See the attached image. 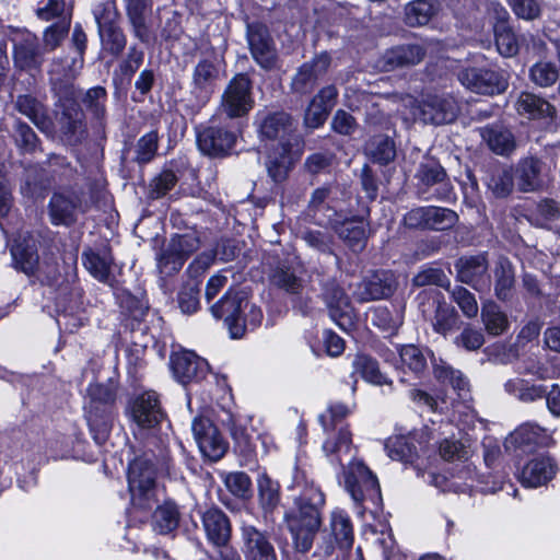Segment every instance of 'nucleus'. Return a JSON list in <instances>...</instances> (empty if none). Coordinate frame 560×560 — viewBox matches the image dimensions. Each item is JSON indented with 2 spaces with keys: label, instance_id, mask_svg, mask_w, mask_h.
Wrapping results in <instances>:
<instances>
[{
  "label": "nucleus",
  "instance_id": "obj_49",
  "mask_svg": "<svg viewBox=\"0 0 560 560\" xmlns=\"http://www.w3.org/2000/svg\"><path fill=\"white\" fill-rule=\"evenodd\" d=\"M330 529L341 549H350L353 544V529L350 518L340 511L331 513Z\"/></svg>",
  "mask_w": 560,
  "mask_h": 560
},
{
  "label": "nucleus",
  "instance_id": "obj_58",
  "mask_svg": "<svg viewBox=\"0 0 560 560\" xmlns=\"http://www.w3.org/2000/svg\"><path fill=\"white\" fill-rule=\"evenodd\" d=\"M428 219L430 230L445 231L457 223L458 215L451 209L430 206L428 207Z\"/></svg>",
  "mask_w": 560,
  "mask_h": 560
},
{
  "label": "nucleus",
  "instance_id": "obj_13",
  "mask_svg": "<svg viewBox=\"0 0 560 560\" xmlns=\"http://www.w3.org/2000/svg\"><path fill=\"white\" fill-rule=\"evenodd\" d=\"M88 210V205L83 203L75 191L55 192L48 205V214L54 225H71L77 220V212Z\"/></svg>",
  "mask_w": 560,
  "mask_h": 560
},
{
  "label": "nucleus",
  "instance_id": "obj_14",
  "mask_svg": "<svg viewBox=\"0 0 560 560\" xmlns=\"http://www.w3.org/2000/svg\"><path fill=\"white\" fill-rule=\"evenodd\" d=\"M191 429L199 450L206 457L217 462L224 456L228 448L226 443L210 419L195 418Z\"/></svg>",
  "mask_w": 560,
  "mask_h": 560
},
{
  "label": "nucleus",
  "instance_id": "obj_38",
  "mask_svg": "<svg viewBox=\"0 0 560 560\" xmlns=\"http://www.w3.org/2000/svg\"><path fill=\"white\" fill-rule=\"evenodd\" d=\"M482 139L491 151L505 155L515 149V140L510 130L499 126H489L480 130Z\"/></svg>",
  "mask_w": 560,
  "mask_h": 560
},
{
  "label": "nucleus",
  "instance_id": "obj_31",
  "mask_svg": "<svg viewBox=\"0 0 560 560\" xmlns=\"http://www.w3.org/2000/svg\"><path fill=\"white\" fill-rule=\"evenodd\" d=\"M269 284L290 295H300L304 289V280L296 275L294 268L279 262L268 272Z\"/></svg>",
  "mask_w": 560,
  "mask_h": 560
},
{
  "label": "nucleus",
  "instance_id": "obj_7",
  "mask_svg": "<svg viewBox=\"0 0 560 560\" xmlns=\"http://www.w3.org/2000/svg\"><path fill=\"white\" fill-rule=\"evenodd\" d=\"M457 79L467 90L483 95L500 94L508 88V82L501 73L485 68H462L457 72Z\"/></svg>",
  "mask_w": 560,
  "mask_h": 560
},
{
  "label": "nucleus",
  "instance_id": "obj_10",
  "mask_svg": "<svg viewBox=\"0 0 560 560\" xmlns=\"http://www.w3.org/2000/svg\"><path fill=\"white\" fill-rule=\"evenodd\" d=\"M512 168L516 187L522 192L541 191L549 182L546 164L535 156L520 160Z\"/></svg>",
  "mask_w": 560,
  "mask_h": 560
},
{
  "label": "nucleus",
  "instance_id": "obj_61",
  "mask_svg": "<svg viewBox=\"0 0 560 560\" xmlns=\"http://www.w3.org/2000/svg\"><path fill=\"white\" fill-rule=\"evenodd\" d=\"M159 148V136L156 131H150L142 136L136 145L135 161L138 164H147L151 162Z\"/></svg>",
  "mask_w": 560,
  "mask_h": 560
},
{
  "label": "nucleus",
  "instance_id": "obj_33",
  "mask_svg": "<svg viewBox=\"0 0 560 560\" xmlns=\"http://www.w3.org/2000/svg\"><path fill=\"white\" fill-rule=\"evenodd\" d=\"M327 439L323 443V451L331 460L342 465L343 458L350 455L352 448L351 433L347 427L340 425L339 429L325 431Z\"/></svg>",
  "mask_w": 560,
  "mask_h": 560
},
{
  "label": "nucleus",
  "instance_id": "obj_60",
  "mask_svg": "<svg viewBox=\"0 0 560 560\" xmlns=\"http://www.w3.org/2000/svg\"><path fill=\"white\" fill-rule=\"evenodd\" d=\"M532 81L539 86H550L559 79V71L550 61H538L529 70Z\"/></svg>",
  "mask_w": 560,
  "mask_h": 560
},
{
  "label": "nucleus",
  "instance_id": "obj_54",
  "mask_svg": "<svg viewBox=\"0 0 560 560\" xmlns=\"http://www.w3.org/2000/svg\"><path fill=\"white\" fill-rule=\"evenodd\" d=\"M71 24V18L60 19L52 23L50 26L45 28L43 33L44 50L52 51L60 46L62 40L69 33Z\"/></svg>",
  "mask_w": 560,
  "mask_h": 560
},
{
  "label": "nucleus",
  "instance_id": "obj_6",
  "mask_svg": "<svg viewBox=\"0 0 560 560\" xmlns=\"http://www.w3.org/2000/svg\"><path fill=\"white\" fill-rule=\"evenodd\" d=\"M397 279L392 271H373L361 279L352 289V296L359 303L390 298L397 290Z\"/></svg>",
  "mask_w": 560,
  "mask_h": 560
},
{
  "label": "nucleus",
  "instance_id": "obj_1",
  "mask_svg": "<svg viewBox=\"0 0 560 560\" xmlns=\"http://www.w3.org/2000/svg\"><path fill=\"white\" fill-rule=\"evenodd\" d=\"M156 469L153 454H143L136 457L128 468V488L131 502L135 506L151 509L155 499Z\"/></svg>",
  "mask_w": 560,
  "mask_h": 560
},
{
  "label": "nucleus",
  "instance_id": "obj_3",
  "mask_svg": "<svg viewBox=\"0 0 560 560\" xmlns=\"http://www.w3.org/2000/svg\"><path fill=\"white\" fill-rule=\"evenodd\" d=\"M253 107L252 81L247 74H236L221 96L219 110L234 119L246 116Z\"/></svg>",
  "mask_w": 560,
  "mask_h": 560
},
{
  "label": "nucleus",
  "instance_id": "obj_46",
  "mask_svg": "<svg viewBox=\"0 0 560 560\" xmlns=\"http://www.w3.org/2000/svg\"><path fill=\"white\" fill-rule=\"evenodd\" d=\"M481 318L489 335L500 336L509 328V319L500 306L490 301L482 305Z\"/></svg>",
  "mask_w": 560,
  "mask_h": 560
},
{
  "label": "nucleus",
  "instance_id": "obj_45",
  "mask_svg": "<svg viewBox=\"0 0 560 560\" xmlns=\"http://www.w3.org/2000/svg\"><path fill=\"white\" fill-rule=\"evenodd\" d=\"M515 176L512 167L494 168L487 180L488 189L497 198H506L513 191Z\"/></svg>",
  "mask_w": 560,
  "mask_h": 560
},
{
  "label": "nucleus",
  "instance_id": "obj_12",
  "mask_svg": "<svg viewBox=\"0 0 560 560\" xmlns=\"http://www.w3.org/2000/svg\"><path fill=\"white\" fill-rule=\"evenodd\" d=\"M57 124L59 137L67 145H79L88 137L84 113L74 103L62 104V110L57 118Z\"/></svg>",
  "mask_w": 560,
  "mask_h": 560
},
{
  "label": "nucleus",
  "instance_id": "obj_62",
  "mask_svg": "<svg viewBox=\"0 0 560 560\" xmlns=\"http://www.w3.org/2000/svg\"><path fill=\"white\" fill-rule=\"evenodd\" d=\"M106 90L102 86H95L86 91L82 103L95 118L102 119L106 113Z\"/></svg>",
  "mask_w": 560,
  "mask_h": 560
},
{
  "label": "nucleus",
  "instance_id": "obj_55",
  "mask_svg": "<svg viewBox=\"0 0 560 560\" xmlns=\"http://www.w3.org/2000/svg\"><path fill=\"white\" fill-rule=\"evenodd\" d=\"M560 219V206L552 199L540 200L533 212L534 223L538 226L551 229Z\"/></svg>",
  "mask_w": 560,
  "mask_h": 560
},
{
  "label": "nucleus",
  "instance_id": "obj_25",
  "mask_svg": "<svg viewBox=\"0 0 560 560\" xmlns=\"http://www.w3.org/2000/svg\"><path fill=\"white\" fill-rule=\"evenodd\" d=\"M338 91L334 85L323 88L311 101L304 115V124L308 128L324 125L330 110L336 104Z\"/></svg>",
  "mask_w": 560,
  "mask_h": 560
},
{
  "label": "nucleus",
  "instance_id": "obj_56",
  "mask_svg": "<svg viewBox=\"0 0 560 560\" xmlns=\"http://www.w3.org/2000/svg\"><path fill=\"white\" fill-rule=\"evenodd\" d=\"M495 45L503 57H513L518 52V42L512 28L505 23L494 27Z\"/></svg>",
  "mask_w": 560,
  "mask_h": 560
},
{
  "label": "nucleus",
  "instance_id": "obj_11",
  "mask_svg": "<svg viewBox=\"0 0 560 560\" xmlns=\"http://www.w3.org/2000/svg\"><path fill=\"white\" fill-rule=\"evenodd\" d=\"M320 298L328 308L330 318L340 327L352 323V307L348 294L334 278L322 283Z\"/></svg>",
  "mask_w": 560,
  "mask_h": 560
},
{
  "label": "nucleus",
  "instance_id": "obj_64",
  "mask_svg": "<svg viewBox=\"0 0 560 560\" xmlns=\"http://www.w3.org/2000/svg\"><path fill=\"white\" fill-rule=\"evenodd\" d=\"M370 153L375 162L388 164L396 156L395 144L387 137H378L371 143Z\"/></svg>",
  "mask_w": 560,
  "mask_h": 560
},
{
  "label": "nucleus",
  "instance_id": "obj_18",
  "mask_svg": "<svg viewBox=\"0 0 560 560\" xmlns=\"http://www.w3.org/2000/svg\"><path fill=\"white\" fill-rule=\"evenodd\" d=\"M488 259L486 254L462 256L455 262L456 278L462 283L481 290L489 285Z\"/></svg>",
  "mask_w": 560,
  "mask_h": 560
},
{
  "label": "nucleus",
  "instance_id": "obj_30",
  "mask_svg": "<svg viewBox=\"0 0 560 560\" xmlns=\"http://www.w3.org/2000/svg\"><path fill=\"white\" fill-rule=\"evenodd\" d=\"M14 108L26 116L40 131L49 132L52 130V120L48 114V108L36 97L28 94L19 95L14 102Z\"/></svg>",
  "mask_w": 560,
  "mask_h": 560
},
{
  "label": "nucleus",
  "instance_id": "obj_47",
  "mask_svg": "<svg viewBox=\"0 0 560 560\" xmlns=\"http://www.w3.org/2000/svg\"><path fill=\"white\" fill-rule=\"evenodd\" d=\"M15 268L26 275H33L38 266L39 257L34 245L15 242L11 247Z\"/></svg>",
  "mask_w": 560,
  "mask_h": 560
},
{
  "label": "nucleus",
  "instance_id": "obj_35",
  "mask_svg": "<svg viewBox=\"0 0 560 560\" xmlns=\"http://www.w3.org/2000/svg\"><path fill=\"white\" fill-rule=\"evenodd\" d=\"M514 443L524 450H532L535 446H548L551 438L546 430L534 423H524L512 434Z\"/></svg>",
  "mask_w": 560,
  "mask_h": 560
},
{
  "label": "nucleus",
  "instance_id": "obj_8",
  "mask_svg": "<svg viewBox=\"0 0 560 560\" xmlns=\"http://www.w3.org/2000/svg\"><path fill=\"white\" fill-rule=\"evenodd\" d=\"M301 153L302 147L293 145L291 138L272 149L265 162L269 178L276 184L285 182Z\"/></svg>",
  "mask_w": 560,
  "mask_h": 560
},
{
  "label": "nucleus",
  "instance_id": "obj_20",
  "mask_svg": "<svg viewBox=\"0 0 560 560\" xmlns=\"http://www.w3.org/2000/svg\"><path fill=\"white\" fill-rule=\"evenodd\" d=\"M259 135L262 139L279 140L277 147H281V142L290 138L293 145L300 147L302 143L301 139L293 133L292 117L284 112L266 115L259 124Z\"/></svg>",
  "mask_w": 560,
  "mask_h": 560
},
{
  "label": "nucleus",
  "instance_id": "obj_22",
  "mask_svg": "<svg viewBox=\"0 0 560 560\" xmlns=\"http://www.w3.org/2000/svg\"><path fill=\"white\" fill-rule=\"evenodd\" d=\"M172 371L182 384L199 382L208 373V363L194 352L184 351L171 357Z\"/></svg>",
  "mask_w": 560,
  "mask_h": 560
},
{
  "label": "nucleus",
  "instance_id": "obj_19",
  "mask_svg": "<svg viewBox=\"0 0 560 560\" xmlns=\"http://www.w3.org/2000/svg\"><path fill=\"white\" fill-rule=\"evenodd\" d=\"M129 413L132 421L144 429L155 427L164 417L155 392H145L137 396L130 402Z\"/></svg>",
  "mask_w": 560,
  "mask_h": 560
},
{
  "label": "nucleus",
  "instance_id": "obj_34",
  "mask_svg": "<svg viewBox=\"0 0 560 560\" xmlns=\"http://www.w3.org/2000/svg\"><path fill=\"white\" fill-rule=\"evenodd\" d=\"M433 375L440 383L450 384L460 399H467L470 392L469 381L462 371L440 360L433 364Z\"/></svg>",
  "mask_w": 560,
  "mask_h": 560
},
{
  "label": "nucleus",
  "instance_id": "obj_63",
  "mask_svg": "<svg viewBox=\"0 0 560 560\" xmlns=\"http://www.w3.org/2000/svg\"><path fill=\"white\" fill-rule=\"evenodd\" d=\"M400 360L415 374H421L427 369V359L417 346L406 345L399 351Z\"/></svg>",
  "mask_w": 560,
  "mask_h": 560
},
{
  "label": "nucleus",
  "instance_id": "obj_16",
  "mask_svg": "<svg viewBox=\"0 0 560 560\" xmlns=\"http://www.w3.org/2000/svg\"><path fill=\"white\" fill-rule=\"evenodd\" d=\"M242 301L238 292L229 290L210 307L213 317L224 318L233 338H241L245 332V324L241 317Z\"/></svg>",
  "mask_w": 560,
  "mask_h": 560
},
{
  "label": "nucleus",
  "instance_id": "obj_51",
  "mask_svg": "<svg viewBox=\"0 0 560 560\" xmlns=\"http://www.w3.org/2000/svg\"><path fill=\"white\" fill-rule=\"evenodd\" d=\"M416 177L422 185L430 187L443 183L446 179V172L436 160L425 158L420 163Z\"/></svg>",
  "mask_w": 560,
  "mask_h": 560
},
{
  "label": "nucleus",
  "instance_id": "obj_43",
  "mask_svg": "<svg viewBox=\"0 0 560 560\" xmlns=\"http://www.w3.org/2000/svg\"><path fill=\"white\" fill-rule=\"evenodd\" d=\"M517 112L528 115L529 118L552 117L556 109L546 100L532 94L522 93L516 102Z\"/></svg>",
  "mask_w": 560,
  "mask_h": 560
},
{
  "label": "nucleus",
  "instance_id": "obj_32",
  "mask_svg": "<svg viewBox=\"0 0 560 560\" xmlns=\"http://www.w3.org/2000/svg\"><path fill=\"white\" fill-rule=\"evenodd\" d=\"M556 474V465L549 457H538L528 462L522 469L520 481L523 486L536 488L547 483Z\"/></svg>",
  "mask_w": 560,
  "mask_h": 560
},
{
  "label": "nucleus",
  "instance_id": "obj_44",
  "mask_svg": "<svg viewBox=\"0 0 560 560\" xmlns=\"http://www.w3.org/2000/svg\"><path fill=\"white\" fill-rule=\"evenodd\" d=\"M353 373L361 375L363 380L374 385H390L389 381L380 370L378 362L365 354L355 355L353 362Z\"/></svg>",
  "mask_w": 560,
  "mask_h": 560
},
{
  "label": "nucleus",
  "instance_id": "obj_28",
  "mask_svg": "<svg viewBox=\"0 0 560 560\" xmlns=\"http://www.w3.org/2000/svg\"><path fill=\"white\" fill-rule=\"evenodd\" d=\"M126 11L135 37L148 43L151 37L149 21L152 15V0H127Z\"/></svg>",
  "mask_w": 560,
  "mask_h": 560
},
{
  "label": "nucleus",
  "instance_id": "obj_41",
  "mask_svg": "<svg viewBox=\"0 0 560 560\" xmlns=\"http://www.w3.org/2000/svg\"><path fill=\"white\" fill-rule=\"evenodd\" d=\"M337 234L354 253L363 250L366 245V225L363 221H346L337 228Z\"/></svg>",
  "mask_w": 560,
  "mask_h": 560
},
{
  "label": "nucleus",
  "instance_id": "obj_39",
  "mask_svg": "<svg viewBox=\"0 0 560 560\" xmlns=\"http://www.w3.org/2000/svg\"><path fill=\"white\" fill-rule=\"evenodd\" d=\"M505 392L516 397L520 401L532 404L544 399L547 387L544 385L530 384L523 378H512L504 384Z\"/></svg>",
  "mask_w": 560,
  "mask_h": 560
},
{
  "label": "nucleus",
  "instance_id": "obj_17",
  "mask_svg": "<svg viewBox=\"0 0 560 560\" xmlns=\"http://www.w3.org/2000/svg\"><path fill=\"white\" fill-rule=\"evenodd\" d=\"M45 50L39 46L38 38L30 32L13 38V60L21 70H39L44 62Z\"/></svg>",
  "mask_w": 560,
  "mask_h": 560
},
{
  "label": "nucleus",
  "instance_id": "obj_21",
  "mask_svg": "<svg viewBox=\"0 0 560 560\" xmlns=\"http://www.w3.org/2000/svg\"><path fill=\"white\" fill-rule=\"evenodd\" d=\"M330 61V56L326 52H322L311 61L303 63L292 79V90L300 94L312 92L317 80L327 72Z\"/></svg>",
  "mask_w": 560,
  "mask_h": 560
},
{
  "label": "nucleus",
  "instance_id": "obj_37",
  "mask_svg": "<svg viewBox=\"0 0 560 560\" xmlns=\"http://www.w3.org/2000/svg\"><path fill=\"white\" fill-rule=\"evenodd\" d=\"M440 10L438 0H413L406 5L405 21L409 26H422Z\"/></svg>",
  "mask_w": 560,
  "mask_h": 560
},
{
  "label": "nucleus",
  "instance_id": "obj_40",
  "mask_svg": "<svg viewBox=\"0 0 560 560\" xmlns=\"http://www.w3.org/2000/svg\"><path fill=\"white\" fill-rule=\"evenodd\" d=\"M83 265L98 281L109 283L112 276L113 257L109 253H95L92 249L83 252Z\"/></svg>",
  "mask_w": 560,
  "mask_h": 560
},
{
  "label": "nucleus",
  "instance_id": "obj_5",
  "mask_svg": "<svg viewBox=\"0 0 560 560\" xmlns=\"http://www.w3.org/2000/svg\"><path fill=\"white\" fill-rule=\"evenodd\" d=\"M345 485L353 501L358 504L364 501L376 502L381 489L376 476L359 460L351 462L345 470Z\"/></svg>",
  "mask_w": 560,
  "mask_h": 560
},
{
  "label": "nucleus",
  "instance_id": "obj_50",
  "mask_svg": "<svg viewBox=\"0 0 560 560\" xmlns=\"http://www.w3.org/2000/svg\"><path fill=\"white\" fill-rule=\"evenodd\" d=\"M257 486L260 506L266 513L272 512L280 502L279 483L262 474L257 480Z\"/></svg>",
  "mask_w": 560,
  "mask_h": 560
},
{
  "label": "nucleus",
  "instance_id": "obj_24",
  "mask_svg": "<svg viewBox=\"0 0 560 560\" xmlns=\"http://www.w3.org/2000/svg\"><path fill=\"white\" fill-rule=\"evenodd\" d=\"M48 73L52 91L59 101H73L75 98L73 80L75 79L77 70L69 65L68 60L54 59Z\"/></svg>",
  "mask_w": 560,
  "mask_h": 560
},
{
  "label": "nucleus",
  "instance_id": "obj_59",
  "mask_svg": "<svg viewBox=\"0 0 560 560\" xmlns=\"http://www.w3.org/2000/svg\"><path fill=\"white\" fill-rule=\"evenodd\" d=\"M103 48L114 56L120 55L126 47V36L116 24L98 30Z\"/></svg>",
  "mask_w": 560,
  "mask_h": 560
},
{
  "label": "nucleus",
  "instance_id": "obj_36",
  "mask_svg": "<svg viewBox=\"0 0 560 560\" xmlns=\"http://www.w3.org/2000/svg\"><path fill=\"white\" fill-rule=\"evenodd\" d=\"M494 292L501 301L511 299L514 289L515 278L514 269L508 258L500 257L493 269Z\"/></svg>",
  "mask_w": 560,
  "mask_h": 560
},
{
  "label": "nucleus",
  "instance_id": "obj_53",
  "mask_svg": "<svg viewBox=\"0 0 560 560\" xmlns=\"http://www.w3.org/2000/svg\"><path fill=\"white\" fill-rule=\"evenodd\" d=\"M388 456L395 460L411 463L418 457L417 447L405 436H395L385 445Z\"/></svg>",
  "mask_w": 560,
  "mask_h": 560
},
{
  "label": "nucleus",
  "instance_id": "obj_4",
  "mask_svg": "<svg viewBox=\"0 0 560 560\" xmlns=\"http://www.w3.org/2000/svg\"><path fill=\"white\" fill-rule=\"evenodd\" d=\"M295 510L285 514L288 523L318 526L322 525V510L325 497L313 482L305 481L299 497L294 500Z\"/></svg>",
  "mask_w": 560,
  "mask_h": 560
},
{
  "label": "nucleus",
  "instance_id": "obj_2",
  "mask_svg": "<svg viewBox=\"0 0 560 560\" xmlns=\"http://www.w3.org/2000/svg\"><path fill=\"white\" fill-rule=\"evenodd\" d=\"M459 113V106L451 94L428 93L412 107V115L423 124L434 126L453 122Z\"/></svg>",
  "mask_w": 560,
  "mask_h": 560
},
{
  "label": "nucleus",
  "instance_id": "obj_48",
  "mask_svg": "<svg viewBox=\"0 0 560 560\" xmlns=\"http://www.w3.org/2000/svg\"><path fill=\"white\" fill-rule=\"evenodd\" d=\"M179 516L178 508L174 502H164L153 514L154 529L163 535L173 532L179 524Z\"/></svg>",
  "mask_w": 560,
  "mask_h": 560
},
{
  "label": "nucleus",
  "instance_id": "obj_9",
  "mask_svg": "<svg viewBox=\"0 0 560 560\" xmlns=\"http://www.w3.org/2000/svg\"><path fill=\"white\" fill-rule=\"evenodd\" d=\"M247 40L254 60L264 69L277 67L278 52L267 26L254 23L247 26Z\"/></svg>",
  "mask_w": 560,
  "mask_h": 560
},
{
  "label": "nucleus",
  "instance_id": "obj_29",
  "mask_svg": "<svg viewBox=\"0 0 560 560\" xmlns=\"http://www.w3.org/2000/svg\"><path fill=\"white\" fill-rule=\"evenodd\" d=\"M202 525L208 539L218 547H225L231 538V524L228 516L218 508L208 509L202 514Z\"/></svg>",
  "mask_w": 560,
  "mask_h": 560
},
{
  "label": "nucleus",
  "instance_id": "obj_57",
  "mask_svg": "<svg viewBox=\"0 0 560 560\" xmlns=\"http://www.w3.org/2000/svg\"><path fill=\"white\" fill-rule=\"evenodd\" d=\"M219 78L218 67L208 59L200 60L194 69L192 83L195 89L208 90Z\"/></svg>",
  "mask_w": 560,
  "mask_h": 560
},
{
  "label": "nucleus",
  "instance_id": "obj_52",
  "mask_svg": "<svg viewBox=\"0 0 560 560\" xmlns=\"http://www.w3.org/2000/svg\"><path fill=\"white\" fill-rule=\"evenodd\" d=\"M288 527L293 537L294 548L301 553H306L312 549L314 538L320 528L295 523H288Z\"/></svg>",
  "mask_w": 560,
  "mask_h": 560
},
{
  "label": "nucleus",
  "instance_id": "obj_42",
  "mask_svg": "<svg viewBox=\"0 0 560 560\" xmlns=\"http://www.w3.org/2000/svg\"><path fill=\"white\" fill-rule=\"evenodd\" d=\"M435 306L434 316L431 318L435 332L446 336L458 328L459 316L456 310L446 302L433 301Z\"/></svg>",
  "mask_w": 560,
  "mask_h": 560
},
{
  "label": "nucleus",
  "instance_id": "obj_26",
  "mask_svg": "<svg viewBox=\"0 0 560 560\" xmlns=\"http://www.w3.org/2000/svg\"><path fill=\"white\" fill-rule=\"evenodd\" d=\"M114 401L115 394L110 388L102 384H91L88 387V401L84 407L88 420L92 423L105 422Z\"/></svg>",
  "mask_w": 560,
  "mask_h": 560
},
{
  "label": "nucleus",
  "instance_id": "obj_23",
  "mask_svg": "<svg viewBox=\"0 0 560 560\" xmlns=\"http://www.w3.org/2000/svg\"><path fill=\"white\" fill-rule=\"evenodd\" d=\"M243 551L246 560H278L266 533L252 525L242 526Z\"/></svg>",
  "mask_w": 560,
  "mask_h": 560
},
{
  "label": "nucleus",
  "instance_id": "obj_15",
  "mask_svg": "<svg viewBox=\"0 0 560 560\" xmlns=\"http://www.w3.org/2000/svg\"><path fill=\"white\" fill-rule=\"evenodd\" d=\"M236 133L221 126L202 127L197 131L199 150L209 156L226 155L236 142Z\"/></svg>",
  "mask_w": 560,
  "mask_h": 560
},
{
  "label": "nucleus",
  "instance_id": "obj_27",
  "mask_svg": "<svg viewBox=\"0 0 560 560\" xmlns=\"http://www.w3.org/2000/svg\"><path fill=\"white\" fill-rule=\"evenodd\" d=\"M425 54V48L420 44H404L393 47L383 55V69L392 71L418 65L423 60Z\"/></svg>",
  "mask_w": 560,
  "mask_h": 560
}]
</instances>
